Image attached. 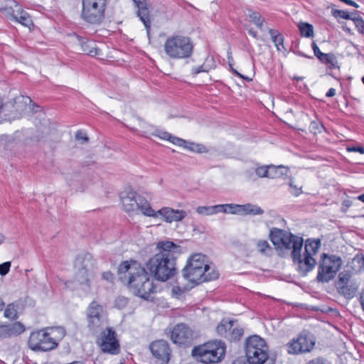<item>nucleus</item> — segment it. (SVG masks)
Masks as SVG:
<instances>
[{"label":"nucleus","instance_id":"nucleus-8","mask_svg":"<svg viewBox=\"0 0 364 364\" xmlns=\"http://www.w3.org/2000/svg\"><path fill=\"white\" fill-rule=\"evenodd\" d=\"M341 257L323 253L318 267L316 279L320 282H328L333 279L342 265Z\"/></svg>","mask_w":364,"mask_h":364},{"label":"nucleus","instance_id":"nucleus-30","mask_svg":"<svg viewBox=\"0 0 364 364\" xmlns=\"http://www.w3.org/2000/svg\"><path fill=\"white\" fill-rule=\"evenodd\" d=\"M321 247V240L319 239L309 238L305 242L304 252L309 253L310 255H315Z\"/></svg>","mask_w":364,"mask_h":364},{"label":"nucleus","instance_id":"nucleus-59","mask_svg":"<svg viewBox=\"0 0 364 364\" xmlns=\"http://www.w3.org/2000/svg\"><path fill=\"white\" fill-rule=\"evenodd\" d=\"M232 364H246V361L243 357H239L235 359Z\"/></svg>","mask_w":364,"mask_h":364},{"label":"nucleus","instance_id":"nucleus-54","mask_svg":"<svg viewBox=\"0 0 364 364\" xmlns=\"http://www.w3.org/2000/svg\"><path fill=\"white\" fill-rule=\"evenodd\" d=\"M352 205V201L350 200H344L342 202V211L346 212L347 210Z\"/></svg>","mask_w":364,"mask_h":364},{"label":"nucleus","instance_id":"nucleus-63","mask_svg":"<svg viewBox=\"0 0 364 364\" xmlns=\"http://www.w3.org/2000/svg\"><path fill=\"white\" fill-rule=\"evenodd\" d=\"M360 301L362 308L364 311V289L363 290V291L360 294Z\"/></svg>","mask_w":364,"mask_h":364},{"label":"nucleus","instance_id":"nucleus-5","mask_svg":"<svg viewBox=\"0 0 364 364\" xmlns=\"http://www.w3.org/2000/svg\"><path fill=\"white\" fill-rule=\"evenodd\" d=\"M194 45L188 36L173 35L165 41L164 49L165 53L172 59H182L191 57L193 52Z\"/></svg>","mask_w":364,"mask_h":364},{"label":"nucleus","instance_id":"nucleus-49","mask_svg":"<svg viewBox=\"0 0 364 364\" xmlns=\"http://www.w3.org/2000/svg\"><path fill=\"white\" fill-rule=\"evenodd\" d=\"M186 290H188L186 287H181L179 286H175L172 289V294L176 295L178 296H181Z\"/></svg>","mask_w":364,"mask_h":364},{"label":"nucleus","instance_id":"nucleus-64","mask_svg":"<svg viewBox=\"0 0 364 364\" xmlns=\"http://www.w3.org/2000/svg\"><path fill=\"white\" fill-rule=\"evenodd\" d=\"M263 21L264 20L262 19L260 20L258 22H256L255 24L259 28V29H262V26H263Z\"/></svg>","mask_w":364,"mask_h":364},{"label":"nucleus","instance_id":"nucleus-42","mask_svg":"<svg viewBox=\"0 0 364 364\" xmlns=\"http://www.w3.org/2000/svg\"><path fill=\"white\" fill-rule=\"evenodd\" d=\"M270 166H259L255 169L256 174L261 178H269Z\"/></svg>","mask_w":364,"mask_h":364},{"label":"nucleus","instance_id":"nucleus-45","mask_svg":"<svg viewBox=\"0 0 364 364\" xmlns=\"http://www.w3.org/2000/svg\"><path fill=\"white\" fill-rule=\"evenodd\" d=\"M198 213L201 215H213L214 210H213L212 206H198L196 209Z\"/></svg>","mask_w":364,"mask_h":364},{"label":"nucleus","instance_id":"nucleus-38","mask_svg":"<svg viewBox=\"0 0 364 364\" xmlns=\"http://www.w3.org/2000/svg\"><path fill=\"white\" fill-rule=\"evenodd\" d=\"M358 13V11H354L353 12H351L350 14H349L346 11L339 10V9H333L331 11V14L333 17H335V18L341 17L346 20H350L353 17V15H357Z\"/></svg>","mask_w":364,"mask_h":364},{"label":"nucleus","instance_id":"nucleus-46","mask_svg":"<svg viewBox=\"0 0 364 364\" xmlns=\"http://www.w3.org/2000/svg\"><path fill=\"white\" fill-rule=\"evenodd\" d=\"M11 262H5L0 264V275L1 276H5L6 275L11 268Z\"/></svg>","mask_w":364,"mask_h":364},{"label":"nucleus","instance_id":"nucleus-1","mask_svg":"<svg viewBox=\"0 0 364 364\" xmlns=\"http://www.w3.org/2000/svg\"><path fill=\"white\" fill-rule=\"evenodd\" d=\"M158 251L146 262V269L155 279L166 282L177 273L176 260L181 254V247L172 241L165 240L156 243Z\"/></svg>","mask_w":364,"mask_h":364},{"label":"nucleus","instance_id":"nucleus-11","mask_svg":"<svg viewBox=\"0 0 364 364\" xmlns=\"http://www.w3.org/2000/svg\"><path fill=\"white\" fill-rule=\"evenodd\" d=\"M106 6L92 2L90 0H82L81 18L87 23L100 25L105 20Z\"/></svg>","mask_w":364,"mask_h":364},{"label":"nucleus","instance_id":"nucleus-52","mask_svg":"<svg viewBox=\"0 0 364 364\" xmlns=\"http://www.w3.org/2000/svg\"><path fill=\"white\" fill-rule=\"evenodd\" d=\"M102 279L112 283L114 281V274L110 271L104 272L102 273Z\"/></svg>","mask_w":364,"mask_h":364},{"label":"nucleus","instance_id":"nucleus-39","mask_svg":"<svg viewBox=\"0 0 364 364\" xmlns=\"http://www.w3.org/2000/svg\"><path fill=\"white\" fill-rule=\"evenodd\" d=\"M18 306L14 304H9L5 311L4 316L7 318H18Z\"/></svg>","mask_w":364,"mask_h":364},{"label":"nucleus","instance_id":"nucleus-7","mask_svg":"<svg viewBox=\"0 0 364 364\" xmlns=\"http://www.w3.org/2000/svg\"><path fill=\"white\" fill-rule=\"evenodd\" d=\"M245 348L249 364H263L269 357L268 346L265 341L257 335L246 339Z\"/></svg>","mask_w":364,"mask_h":364},{"label":"nucleus","instance_id":"nucleus-25","mask_svg":"<svg viewBox=\"0 0 364 364\" xmlns=\"http://www.w3.org/2000/svg\"><path fill=\"white\" fill-rule=\"evenodd\" d=\"M235 210H230V213L235 214L240 212H244L245 214L256 215H262L264 213V210L259 206L251 203H247L245 205H235Z\"/></svg>","mask_w":364,"mask_h":364},{"label":"nucleus","instance_id":"nucleus-50","mask_svg":"<svg viewBox=\"0 0 364 364\" xmlns=\"http://www.w3.org/2000/svg\"><path fill=\"white\" fill-rule=\"evenodd\" d=\"M311 47H312V49L314 50V55L318 58L319 59L321 57L323 56V55L324 54L323 53H322L319 48L318 47V46L316 45V43L313 41L312 43H311Z\"/></svg>","mask_w":364,"mask_h":364},{"label":"nucleus","instance_id":"nucleus-40","mask_svg":"<svg viewBox=\"0 0 364 364\" xmlns=\"http://www.w3.org/2000/svg\"><path fill=\"white\" fill-rule=\"evenodd\" d=\"M213 210L214 213L222 212V213H230V210H235V205L234 204H223L213 205Z\"/></svg>","mask_w":364,"mask_h":364},{"label":"nucleus","instance_id":"nucleus-12","mask_svg":"<svg viewBox=\"0 0 364 364\" xmlns=\"http://www.w3.org/2000/svg\"><path fill=\"white\" fill-rule=\"evenodd\" d=\"M217 333L230 341L240 340L244 334V330L237 323L236 320H222L216 327Z\"/></svg>","mask_w":364,"mask_h":364},{"label":"nucleus","instance_id":"nucleus-3","mask_svg":"<svg viewBox=\"0 0 364 364\" xmlns=\"http://www.w3.org/2000/svg\"><path fill=\"white\" fill-rule=\"evenodd\" d=\"M269 238L277 251L282 252L285 250H291L290 255H296L299 249H301L304 240L287 230L277 228H272L269 231ZM282 255L281 253H279Z\"/></svg>","mask_w":364,"mask_h":364},{"label":"nucleus","instance_id":"nucleus-35","mask_svg":"<svg viewBox=\"0 0 364 364\" xmlns=\"http://www.w3.org/2000/svg\"><path fill=\"white\" fill-rule=\"evenodd\" d=\"M269 33L278 50H281L280 46L284 48V36L281 33L277 30L270 28Z\"/></svg>","mask_w":364,"mask_h":364},{"label":"nucleus","instance_id":"nucleus-62","mask_svg":"<svg viewBox=\"0 0 364 364\" xmlns=\"http://www.w3.org/2000/svg\"><path fill=\"white\" fill-rule=\"evenodd\" d=\"M346 4L349 5V6H353L355 8H358L359 7V5L356 2L353 1V0H348V1H346Z\"/></svg>","mask_w":364,"mask_h":364},{"label":"nucleus","instance_id":"nucleus-9","mask_svg":"<svg viewBox=\"0 0 364 364\" xmlns=\"http://www.w3.org/2000/svg\"><path fill=\"white\" fill-rule=\"evenodd\" d=\"M48 328L33 331L28 340V348L35 352H46L58 347V344L53 341Z\"/></svg>","mask_w":364,"mask_h":364},{"label":"nucleus","instance_id":"nucleus-33","mask_svg":"<svg viewBox=\"0 0 364 364\" xmlns=\"http://www.w3.org/2000/svg\"><path fill=\"white\" fill-rule=\"evenodd\" d=\"M288 171V168L283 166H275L271 165L269 170V178H282L284 176H287Z\"/></svg>","mask_w":364,"mask_h":364},{"label":"nucleus","instance_id":"nucleus-21","mask_svg":"<svg viewBox=\"0 0 364 364\" xmlns=\"http://www.w3.org/2000/svg\"><path fill=\"white\" fill-rule=\"evenodd\" d=\"M74 267L75 269L94 272L95 261L92 255L88 252L78 255L75 259Z\"/></svg>","mask_w":364,"mask_h":364},{"label":"nucleus","instance_id":"nucleus-57","mask_svg":"<svg viewBox=\"0 0 364 364\" xmlns=\"http://www.w3.org/2000/svg\"><path fill=\"white\" fill-rule=\"evenodd\" d=\"M233 74H235V75H237V77L247 81V82H250L252 80V78L247 77V76H245V75H242L241 73H240L237 70H236L235 69L232 72Z\"/></svg>","mask_w":364,"mask_h":364},{"label":"nucleus","instance_id":"nucleus-58","mask_svg":"<svg viewBox=\"0 0 364 364\" xmlns=\"http://www.w3.org/2000/svg\"><path fill=\"white\" fill-rule=\"evenodd\" d=\"M307 364H327L326 361L320 358L310 360Z\"/></svg>","mask_w":364,"mask_h":364},{"label":"nucleus","instance_id":"nucleus-51","mask_svg":"<svg viewBox=\"0 0 364 364\" xmlns=\"http://www.w3.org/2000/svg\"><path fill=\"white\" fill-rule=\"evenodd\" d=\"M249 17H250V18L251 19V21L254 23H255L256 22H258V21H259L260 20L262 19V16L260 15V14L258 13V12H256V11L252 12L249 15Z\"/></svg>","mask_w":364,"mask_h":364},{"label":"nucleus","instance_id":"nucleus-55","mask_svg":"<svg viewBox=\"0 0 364 364\" xmlns=\"http://www.w3.org/2000/svg\"><path fill=\"white\" fill-rule=\"evenodd\" d=\"M348 151H355L358 152L360 154H364V148L363 146H352V147H348Z\"/></svg>","mask_w":364,"mask_h":364},{"label":"nucleus","instance_id":"nucleus-17","mask_svg":"<svg viewBox=\"0 0 364 364\" xmlns=\"http://www.w3.org/2000/svg\"><path fill=\"white\" fill-rule=\"evenodd\" d=\"M25 330V326L19 321H6L0 324V339L17 336Z\"/></svg>","mask_w":364,"mask_h":364},{"label":"nucleus","instance_id":"nucleus-31","mask_svg":"<svg viewBox=\"0 0 364 364\" xmlns=\"http://www.w3.org/2000/svg\"><path fill=\"white\" fill-rule=\"evenodd\" d=\"M49 334L53 338V341L58 345L59 341H60L65 336V330L62 326H51L47 327Z\"/></svg>","mask_w":364,"mask_h":364},{"label":"nucleus","instance_id":"nucleus-26","mask_svg":"<svg viewBox=\"0 0 364 364\" xmlns=\"http://www.w3.org/2000/svg\"><path fill=\"white\" fill-rule=\"evenodd\" d=\"M107 316L104 306L97 301H92L87 308L88 318H101Z\"/></svg>","mask_w":364,"mask_h":364},{"label":"nucleus","instance_id":"nucleus-41","mask_svg":"<svg viewBox=\"0 0 364 364\" xmlns=\"http://www.w3.org/2000/svg\"><path fill=\"white\" fill-rule=\"evenodd\" d=\"M351 277V272L348 270H344L339 273L338 274V280L336 284V286L346 284V282H349V280Z\"/></svg>","mask_w":364,"mask_h":364},{"label":"nucleus","instance_id":"nucleus-60","mask_svg":"<svg viewBox=\"0 0 364 364\" xmlns=\"http://www.w3.org/2000/svg\"><path fill=\"white\" fill-rule=\"evenodd\" d=\"M336 95V90L334 88H330L326 92V96L328 97H332Z\"/></svg>","mask_w":364,"mask_h":364},{"label":"nucleus","instance_id":"nucleus-20","mask_svg":"<svg viewBox=\"0 0 364 364\" xmlns=\"http://www.w3.org/2000/svg\"><path fill=\"white\" fill-rule=\"evenodd\" d=\"M138 266H141V264L136 261H131V264L129 261H123L117 268V274L119 280L127 284L128 282V276H132L133 271L136 272Z\"/></svg>","mask_w":364,"mask_h":364},{"label":"nucleus","instance_id":"nucleus-56","mask_svg":"<svg viewBox=\"0 0 364 364\" xmlns=\"http://www.w3.org/2000/svg\"><path fill=\"white\" fill-rule=\"evenodd\" d=\"M207 70H204L203 69V65H200V66H198V67H196V68H193L192 69V74L196 76V75H198V73H201V72H206Z\"/></svg>","mask_w":364,"mask_h":364},{"label":"nucleus","instance_id":"nucleus-61","mask_svg":"<svg viewBox=\"0 0 364 364\" xmlns=\"http://www.w3.org/2000/svg\"><path fill=\"white\" fill-rule=\"evenodd\" d=\"M248 33L255 38H257V32L254 28L248 29Z\"/></svg>","mask_w":364,"mask_h":364},{"label":"nucleus","instance_id":"nucleus-16","mask_svg":"<svg viewBox=\"0 0 364 364\" xmlns=\"http://www.w3.org/2000/svg\"><path fill=\"white\" fill-rule=\"evenodd\" d=\"M152 355L162 364H167L170 360L171 349L168 343L164 340H159L150 344Z\"/></svg>","mask_w":364,"mask_h":364},{"label":"nucleus","instance_id":"nucleus-22","mask_svg":"<svg viewBox=\"0 0 364 364\" xmlns=\"http://www.w3.org/2000/svg\"><path fill=\"white\" fill-rule=\"evenodd\" d=\"M139 198H140V195L134 191L122 193L120 198L124 210L127 213L136 210Z\"/></svg>","mask_w":364,"mask_h":364},{"label":"nucleus","instance_id":"nucleus-48","mask_svg":"<svg viewBox=\"0 0 364 364\" xmlns=\"http://www.w3.org/2000/svg\"><path fill=\"white\" fill-rule=\"evenodd\" d=\"M154 136L159 137L160 139L169 141L171 134L167 132L158 130L154 134Z\"/></svg>","mask_w":364,"mask_h":364},{"label":"nucleus","instance_id":"nucleus-19","mask_svg":"<svg viewBox=\"0 0 364 364\" xmlns=\"http://www.w3.org/2000/svg\"><path fill=\"white\" fill-rule=\"evenodd\" d=\"M157 215H160L166 223L178 222L184 219L187 213L183 210H175L169 207H164L156 211Z\"/></svg>","mask_w":364,"mask_h":364},{"label":"nucleus","instance_id":"nucleus-24","mask_svg":"<svg viewBox=\"0 0 364 364\" xmlns=\"http://www.w3.org/2000/svg\"><path fill=\"white\" fill-rule=\"evenodd\" d=\"M16 6L17 7V10L16 11V14L15 13V11H12V13L11 14V18L23 26L29 27L31 25H33V21L30 15L18 4H16Z\"/></svg>","mask_w":364,"mask_h":364},{"label":"nucleus","instance_id":"nucleus-29","mask_svg":"<svg viewBox=\"0 0 364 364\" xmlns=\"http://www.w3.org/2000/svg\"><path fill=\"white\" fill-rule=\"evenodd\" d=\"M342 284L336 286L338 291L340 294L344 296L346 298L350 299L354 296L356 291L357 286L355 284Z\"/></svg>","mask_w":364,"mask_h":364},{"label":"nucleus","instance_id":"nucleus-10","mask_svg":"<svg viewBox=\"0 0 364 364\" xmlns=\"http://www.w3.org/2000/svg\"><path fill=\"white\" fill-rule=\"evenodd\" d=\"M96 343L102 352L110 355L120 353V344L116 331L112 327H107L98 336Z\"/></svg>","mask_w":364,"mask_h":364},{"label":"nucleus","instance_id":"nucleus-53","mask_svg":"<svg viewBox=\"0 0 364 364\" xmlns=\"http://www.w3.org/2000/svg\"><path fill=\"white\" fill-rule=\"evenodd\" d=\"M75 137L77 139H82L84 141H88L89 139L87 135L85 133L82 132L81 131H77L76 132Z\"/></svg>","mask_w":364,"mask_h":364},{"label":"nucleus","instance_id":"nucleus-6","mask_svg":"<svg viewBox=\"0 0 364 364\" xmlns=\"http://www.w3.org/2000/svg\"><path fill=\"white\" fill-rule=\"evenodd\" d=\"M225 350L226 345L224 342L213 341L195 347L192 354L197 356L202 363L210 364L220 362L224 358Z\"/></svg>","mask_w":364,"mask_h":364},{"label":"nucleus","instance_id":"nucleus-44","mask_svg":"<svg viewBox=\"0 0 364 364\" xmlns=\"http://www.w3.org/2000/svg\"><path fill=\"white\" fill-rule=\"evenodd\" d=\"M128 304V299L124 296H118L114 301V306L119 309H122Z\"/></svg>","mask_w":364,"mask_h":364},{"label":"nucleus","instance_id":"nucleus-28","mask_svg":"<svg viewBox=\"0 0 364 364\" xmlns=\"http://www.w3.org/2000/svg\"><path fill=\"white\" fill-rule=\"evenodd\" d=\"M138 204H137V210H140L141 212L146 216L148 217H157V213L154 210L151 208L150 203L147 201V200L140 196V198H138Z\"/></svg>","mask_w":364,"mask_h":364},{"label":"nucleus","instance_id":"nucleus-15","mask_svg":"<svg viewBox=\"0 0 364 364\" xmlns=\"http://www.w3.org/2000/svg\"><path fill=\"white\" fill-rule=\"evenodd\" d=\"M301 249H299L296 255H291L292 261L294 264H296V269L299 274L301 276H306L308 272L311 271L316 264V261L314 256L310 255L309 253H304L303 256L301 255Z\"/></svg>","mask_w":364,"mask_h":364},{"label":"nucleus","instance_id":"nucleus-18","mask_svg":"<svg viewBox=\"0 0 364 364\" xmlns=\"http://www.w3.org/2000/svg\"><path fill=\"white\" fill-rule=\"evenodd\" d=\"M135 4V6L137 8L136 15L139 18V19L143 22L147 35L149 36L151 30V16H150V11L148 6V4L146 0H132Z\"/></svg>","mask_w":364,"mask_h":364},{"label":"nucleus","instance_id":"nucleus-23","mask_svg":"<svg viewBox=\"0 0 364 364\" xmlns=\"http://www.w3.org/2000/svg\"><path fill=\"white\" fill-rule=\"evenodd\" d=\"M79 44L81 46V50L83 53L90 56L98 55L99 49L97 48L96 43L84 37L77 36Z\"/></svg>","mask_w":364,"mask_h":364},{"label":"nucleus","instance_id":"nucleus-34","mask_svg":"<svg viewBox=\"0 0 364 364\" xmlns=\"http://www.w3.org/2000/svg\"><path fill=\"white\" fill-rule=\"evenodd\" d=\"M300 34L303 37L311 38L314 36V27L306 22H299L297 25Z\"/></svg>","mask_w":364,"mask_h":364},{"label":"nucleus","instance_id":"nucleus-32","mask_svg":"<svg viewBox=\"0 0 364 364\" xmlns=\"http://www.w3.org/2000/svg\"><path fill=\"white\" fill-rule=\"evenodd\" d=\"M318 60L321 63L325 64L328 69L338 68L336 57L333 53H324Z\"/></svg>","mask_w":364,"mask_h":364},{"label":"nucleus","instance_id":"nucleus-13","mask_svg":"<svg viewBox=\"0 0 364 364\" xmlns=\"http://www.w3.org/2000/svg\"><path fill=\"white\" fill-rule=\"evenodd\" d=\"M315 338L311 333L302 331L296 340L289 344L288 353L299 354L310 352L314 347Z\"/></svg>","mask_w":364,"mask_h":364},{"label":"nucleus","instance_id":"nucleus-47","mask_svg":"<svg viewBox=\"0 0 364 364\" xmlns=\"http://www.w3.org/2000/svg\"><path fill=\"white\" fill-rule=\"evenodd\" d=\"M169 141H171V143H173L175 145H177L179 146H183V147H184V145L186 144V140L183 139L179 137H177V136H173L172 135L171 136Z\"/></svg>","mask_w":364,"mask_h":364},{"label":"nucleus","instance_id":"nucleus-37","mask_svg":"<svg viewBox=\"0 0 364 364\" xmlns=\"http://www.w3.org/2000/svg\"><path fill=\"white\" fill-rule=\"evenodd\" d=\"M184 148L187 149L189 151L198 154L208 152V149L204 145L188 141H186V144L184 145Z\"/></svg>","mask_w":364,"mask_h":364},{"label":"nucleus","instance_id":"nucleus-14","mask_svg":"<svg viewBox=\"0 0 364 364\" xmlns=\"http://www.w3.org/2000/svg\"><path fill=\"white\" fill-rule=\"evenodd\" d=\"M198 336V333L183 323H178L171 331V341L178 345L190 344Z\"/></svg>","mask_w":364,"mask_h":364},{"label":"nucleus","instance_id":"nucleus-27","mask_svg":"<svg viewBox=\"0 0 364 364\" xmlns=\"http://www.w3.org/2000/svg\"><path fill=\"white\" fill-rule=\"evenodd\" d=\"M75 280L80 285H85L87 287L91 286V279L93 278L94 272H87L80 269H75Z\"/></svg>","mask_w":364,"mask_h":364},{"label":"nucleus","instance_id":"nucleus-4","mask_svg":"<svg viewBox=\"0 0 364 364\" xmlns=\"http://www.w3.org/2000/svg\"><path fill=\"white\" fill-rule=\"evenodd\" d=\"M150 274L142 266H138L136 272L132 273V276H128L127 283L128 287L136 296L145 300H149L150 294L154 293L155 286L153 280L150 279Z\"/></svg>","mask_w":364,"mask_h":364},{"label":"nucleus","instance_id":"nucleus-2","mask_svg":"<svg viewBox=\"0 0 364 364\" xmlns=\"http://www.w3.org/2000/svg\"><path fill=\"white\" fill-rule=\"evenodd\" d=\"M181 272L183 277L194 286L216 279L219 277V273L206 262L205 256L201 254L191 256Z\"/></svg>","mask_w":364,"mask_h":364},{"label":"nucleus","instance_id":"nucleus-43","mask_svg":"<svg viewBox=\"0 0 364 364\" xmlns=\"http://www.w3.org/2000/svg\"><path fill=\"white\" fill-rule=\"evenodd\" d=\"M352 20L359 33H364V20L361 17H352Z\"/></svg>","mask_w":364,"mask_h":364},{"label":"nucleus","instance_id":"nucleus-36","mask_svg":"<svg viewBox=\"0 0 364 364\" xmlns=\"http://www.w3.org/2000/svg\"><path fill=\"white\" fill-rule=\"evenodd\" d=\"M257 248L258 251L264 255H271L273 248L267 240H258L257 242Z\"/></svg>","mask_w":364,"mask_h":364}]
</instances>
